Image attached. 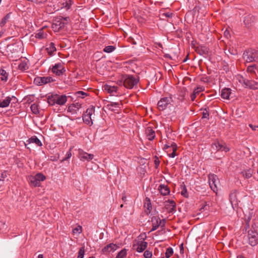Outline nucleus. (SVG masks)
I'll use <instances>...</instances> for the list:
<instances>
[{
    "label": "nucleus",
    "instance_id": "dca6fc26",
    "mask_svg": "<svg viewBox=\"0 0 258 258\" xmlns=\"http://www.w3.org/2000/svg\"><path fill=\"white\" fill-rule=\"evenodd\" d=\"M195 51L201 55L206 56L209 53V49L205 45H198L195 46Z\"/></svg>",
    "mask_w": 258,
    "mask_h": 258
},
{
    "label": "nucleus",
    "instance_id": "1a4fd4ad",
    "mask_svg": "<svg viewBox=\"0 0 258 258\" xmlns=\"http://www.w3.org/2000/svg\"><path fill=\"white\" fill-rule=\"evenodd\" d=\"M209 183L211 189L216 192L217 190V184L219 183V179L217 176L214 174L209 175Z\"/></svg>",
    "mask_w": 258,
    "mask_h": 258
},
{
    "label": "nucleus",
    "instance_id": "8fccbe9b",
    "mask_svg": "<svg viewBox=\"0 0 258 258\" xmlns=\"http://www.w3.org/2000/svg\"><path fill=\"white\" fill-rule=\"evenodd\" d=\"M7 177L6 171L3 172L0 174V181H4L5 179Z\"/></svg>",
    "mask_w": 258,
    "mask_h": 258
},
{
    "label": "nucleus",
    "instance_id": "a211bd4d",
    "mask_svg": "<svg viewBox=\"0 0 258 258\" xmlns=\"http://www.w3.org/2000/svg\"><path fill=\"white\" fill-rule=\"evenodd\" d=\"M46 46L45 50L46 51L48 55L49 56H52L54 54V52L56 51L55 44L53 42H50L47 44Z\"/></svg>",
    "mask_w": 258,
    "mask_h": 258
},
{
    "label": "nucleus",
    "instance_id": "473e14b6",
    "mask_svg": "<svg viewBox=\"0 0 258 258\" xmlns=\"http://www.w3.org/2000/svg\"><path fill=\"white\" fill-rule=\"evenodd\" d=\"M0 75L2 76L1 80L7 81L8 79V73L3 69H0Z\"/></svg>",
    "mask_w": 258,
    "mask_h": 258
},
{
    "label": "nucleus",
    "instance_id": "bf43d9fd",
    "mask_svg": "<svg viewBox=\"0 0 258 258\" xmlns=\"http://www.w3.org/2000/svg\"><path fill=\"white\" fill-rule=\"evenodd\" d=\"M249 126L252 129L253 131H255L256 128H258V126L253 125L251 124H249Z\"/></svg>",
    "mask_w": 258,
    "mask_h": 258
},
{
    "label": "nucleus",
    "instance_id": "e2e57ef3",
    "mask_svg": "<svg viewBox=\"0 0 258 258\" xmlns=\"http://www.w3.org/2000/svg\"><path fill=\"white\" fill-rule=\"evenodd\" d=\"M224 35H225L227 38H228V37H229V36H230L229 32V31H228V30H226V31H225V32H224Z\"/></svg>",
    "mask_w": 258,
    "mask_h": 258
},
{
    "label": "nucleus",
    "instance_id": "cd10ccee",
    "mask_svg": "<svg viewBox=\"0 0 258 258\" xmlns=\"http://www.w3.org/2000/svg\"><path fill=\"white\" fill-rule=\"evenodd\" d=\"M229 201L232 206L238 204L236 194L235 192H231L230 194Z\"/></svg>",
    "mask_w": 258,
    "mask_h": 258
},
{
    "label": "nucleus",
    "instance_id": "864d4df0",
    "mask_svg": "<svg viewBox=\"0 0 258 258\" xmlns=\"http://www.w3.org/2000/svg\"><path fill=\"white\" fill-rule=\"evenodd\" d=\"M18 102V99L14 96L10 97V103L12 102V105Z\"/></svg>",
    "mask_w": 258,
    "mask_h": 258
},
{
    "label": "nucleus",
    "instance_id": "774afa93",
    "mask_svg": "<svg viewBox=\"0 0 258 258\" xmlns=\"http://www.w3.org/2000/svg\"><path fill=\"white\" fill-rule=\"evenodd\" d=\"M185 94V93H184V94H183V95L182 96V98L180 99L181 101H182L183 100V98Z\"/></svg>",
    "mask_w": 258,
    "mask_h": 258
},
{
    "label": "nucleus",
    "instance_id": "49530a36",
    "mask_svg": "<svg viewBox=\"0 0 258 258\" xmlns=\"http://www.w3.org/2000/svg\"><path fill=\"white\" fill-rule=\"evenodd\" d=\"M209 112L208 109L205 108L202 113V118L209 119Z\"/></svg>",
    "mask_w": 258,
    "mask_h": 258
},
{
    "label": "nucleus",
    "instance_id": "603ef678",
    "mask_svg": "<svg viewBox=\"0 0 258 258\" xmlns=\"http://www.w3.org/2000/svg\"><path fill=\"white\" fill-rule=\"evenodd\" d=\"M80 106H81V104H80L79 103H76V104H73L72 106H70L68 107V110L71 111V110L73 109V107H76L78 109Z\"/></svg>",
    "mask_w": 258,
    "mask_h": 258
},
{
    "label": "nucleus",
    "instance_id": "f257e3e1",
    "mask_svg": "<svg viewBox=\"0 0 258 258\" xmlns=\"http://www.w3.org/2000/svg\"><path fill=\"white\" fill-rule=\"evenodd\" d=\"M23 42L20 41H16L15 42L7 45L6 48L7 54L11 57L15 58L19 56L18 54L23 50Z\"/></svg>",
    "mask_w": 258,
    "mask_h": 258
},
{
    "label": "nucleus",
    "instance_id": "f3484780",
    "mask_svg": "<svg viewBox=\"0 0 258 258\" xmlns=\"http://www.w3.org/2000/svg\"><path fill=\"white\" fill-rule=\"evenodd\" d=\"M151 222L152 224V227L151 231H153L156 230L160 225L162 224V220L158 216H153L151 218Z\"/></svg>",
    "mask_w": 258,
    "mask_h": 258
},
{
    "label": "nucleus",
    "instance_id": "423d86ee",
    "mask_svg": "<svg viewBox=\"0 0 258 258\" xmlns=\"http://www.w3.org/2000/svg\"><path fill=\"white\" fill-rule=\"evenodd\" d=\"M172 101V98L171 96L161 98L157 103L158 109L162 111L165 110Z\"/></svg>",
    "mask_w": 258,
    "mask_h": 258
},
{
    "label": "nucleus",
    "instance_id": "72a5a7b5",
    "mask_svg": "<svg viewBox=\"0 0 258 258\" xmlns=\"http://www.w3.org/2000/svg\"><path fill=\"white\" fill-rule=\"evenodd\" d=\"M10 17V13H9L7 15H6L1 21L0 27H4L5 25V24L7 23V22L9 21Z\"/></svg>",
    "mask_w": 258,
    "mask_h": 258
},
{
    "label": "nucleus",
    "instance_id": "ea45409f",
    "mask_svg": "<svg viewBox=\"0 0 258 258\" xmlns=\"http://www.w3.org/2000/svg\"><path fill=\"white\" fill-rule=\"evenodd\" d=\"M35 176L39 183L40 181H44L46 179L45 176L41 173H37Z\"/></svg>",
    "mask_w": 258,
    "mask_h": 258
},
{
    "label": "nucleus",
    "instance_id": "7c9ffc66",
    "mask_svg": "<svg viewBox=\"0 0 258 258\" xmlns=\"http://www.w3.org/2000/svg\"><path fill=\"white\" fill-rule=\"evenodd\" d=\"M253 170L251 169H248L241 172L242 175L246 178H249L252 175Z\"/></svg>",
    "mask_w": 258,
    "mask_h": 258
},
{
    "label": "nucleus",
    "instance_id": "c9c22d12",
    "mask_svg": "<svg viewBox=\"0 0 258 258\" xmlns=\"http://www.w3.org/2000/svg\"><path fill=\"white\" fill-rule=\"evenodd\" d=\"M168 203H169V206L170 207V212H174L176 211V204L175 202L173 200H168Z\"/></svg>",
    "mask_w": 258,
    "mask_h": 258
},
{
    "label": "nucleus",
    "instance_id": "aec40b11",
    "mask_svg": "<svg viewBox=\"0 0 258 258\" xmlns=\"http://www.w3.org/2000/svg\"><path fill=\"white\" fill-rule=\"evenodd\" d=\"M145 134L150 141H152L155 137V132L152 127L148 126L146 128Z\"/></svg>",
    "mask_w": 258,
    "mask_h": 258
},
{
    "label": "nucleus",
    "instance_id": "6e6552de",
    "mask_svg": "<svg viewBox=\"0 0 258 258\" xmlns=\"http://www.w3.org/2000/svg\"><path fill=\"white\" fill-rule=\"evenodd\" d=\"M247 238L248 243L253 246L258 243V233L254 230H249L248 231Z\"/></svg>",
    "mask_w": 258,
    "mask_h": 258
},
{
    "label": "nucleus",
    "instance_id": "f704fd0d",
    "mask_svg": "<svg viewBox=\"0 0 258 258\" xmlns=\"http://www.w3.org/2000/svg\"><path fill=\"white\" fill-rule=\"evenodd\" d=\"M127 255V249L123 248L120 250L117 254L116 258H124Z\"/></svg>",
    "mask_w": 258,
    "mask_h": 258
},
{
    "label": "nucleus",
    "instance_id": "2f4dec72",
    "mask_svg": "<svg viewBox=\"0 0 258 258\" xmlns=\"http://www.w3.org/2000/svg\"><path fill=\"white\" fill-rule=\"evenodd\" d=\"M29 181L31 184L35 187L39 186L40 183L36 179L35 176H31L29 177Z\"/></svg>",
    "mask_w": 258,
    "mask_h": 258
},
{
    "label": "nucleus",
    "instance_id": "20e7f679",
    "mask_svg": "<svg viewBox=\"0 0 258 258\" xmlns=\"http://www.w3.org/2000/svg\"><path fill=\"white\" fill-rule=\"evenodd\" d=\"M243 57L247 62L258 61V51L252 49L246 51L243 53Z\"/></svg>",
    "mask_w": 258,
    "mask_h": 258
},
{
    "label": "nucleus",
    "instance_id": "a19ab883",
    "mask_svg": "<svg viewBox=\"0 0 258 258\" xmlns=\"http://www.w3.org/2000/svg\"><path fill=\"white\" fill-rule=\"evenodd\" d=\"M73 149V147H71L70 149H69V150L66 153V157L62 159L61 160V162H62L64 161H66L68 159H70L71 156H72V150Z\"/></svg>",
    "mask_w": 258,
    "mask_h": 258
},
{
    "label": "nucleus",
    "instance_id": "c756f323",
    "mask_svg": "<svg viewBox=\"0 0 258 258\" xmlns=\"http://www.w3.org/2000/svg\"><path fill=\"white\" fill-rule=\"evenodd\" d=\"M27 142L29 143H35L38 146H41L42 143L39 139L36 136H33L31 138H29Z\"/></svg>",
    "mask_w": 258,
    "mask_h": 258
},
{
    "label": "nucleus",
    "instance_id": "37998d69",
    "mask_svg": "<svg viewBox=\"0 0 258 258\" xmlns=\"http://www.w3.org/2000/svg\"><path fill=\"white\" fill-rule=\"evenodd\" d=\"M173 250L171 247H168L166 249L165 252V256L166 258H169L173 254Z\"/></svg>",
    "mask_w": 258,
    "mask_h": 258
},
{
    "label": "nucleus",
    "instance_id": "9d476101",
    "mask_svg": "<svg viewBox=\"0 0 258 258\" xmlns=\"http://www.w3.org/2000/svg\"><path fill=\"white\" fill-rule=\"evenodd\" d=\"M54 80L51 77H36L34 80V83L37 85L41 86L53 82Z\"/></svg>",
    "mask_w": 258,
    "mask_h": 258
},
{
    "label": "nucleus",
    "instance_id": "e433bc0d",
    "mask_svg": "<svg viewBox=\"0 0 258 258\" xmlns=\"http://www.w3.org/2000/svg\"><path fill=\"white\" fill-rule=\"evenodd\" d=\"M75 95L78 98H84L85 97L89 95V94L85 92L79 91L75 93Z\"/></svg>",
    "mask_w": 258,
    "mask_h": 258
},
{
    "label": "nucleus",
    "instance_id": "c03bdc74",
    "mask_svg": "<svg viewBox=\"0 0 258 258\" xmlns=\"http://www.w3.org/2000/svg\"><path fill=\"white\" fill-rule=\"evenodd\" d=\"M85 254V248L82 247L80 248L77 258H83Z\"/></svg>",
    "mask_w": 258,
    "mask_h": 258
},
{
    "label": "nucleus",
    "instance_id": "4be33fe9",
    "mask_svg": "<svg viewBox=\"0 0 258 258\" xmlns=\"http://www.w3.org/2000/svg\"><path fill=\"white\" fill-rule=\"evenodd\" d=\"M254 17L252 15L249 14L244 18V23L247 27L251 26V24L254 21Z\"/></svg>",
    "mask_w": 258,
    "mask_h": 258
},
{
    "label": "nucleus",
    "instance_id": "de8ad7c7",
    "mask_svg": "<svg viewBox=\"0 0 258 258\" xmlns=\"http://www.w3.org/2000/svg\"><path fill=\"white\" fill-rule=\"evenodd\" d=\"M144 256L145 258H151L152 252L148 250H146L144 253Z\"/></svg>",
    "mask_w": 258,
    "mask_h": 258
},
{
    "label": "nucleus",
    "instance_id": "b1692460",
    "mask_svg": "<svg viewBox=\"0 0 258 258\" xmlns=\"http://www.w3.org/2000/svg\"><path fill=\"white\" fill-rule=\"evenodd\" d=\"M65 24L64 22L60 20H56L52 24V28L56 31H58L64 27Z\"/></svg>",
    "mask_w": 258,
    "mask_h": 258
},
{
    "label": "nucleus",
    "instance_id": "0eeeda50",
    "mask_svg": "<svg viewBox=\"0 0 258 258\" xmlns=\"http://www.w3.org/2000/svg\"><path fill=\"white\" fill-rule=\"evenodd\" d=\"M241 79L239 80L241 83L243 84L244 88H247L251 90L258 89V83L252 80H248L241 77Z\"/></svg>",
    "mask_w": 258,
    "mask_h": 258
},
{
    "label": "nucleus",
    "instance_id": "412c9836",
    "mask_svg": "<svg viewBox=\"0 0 258 258\" xmlns=\"http://www.w3.org/2000/svg\"><path fill=\"white\" fill-rule=\"evenodd\" d=\"M48 36L47 31L44 28L38 30L35 33V37L39 39H44L47 38Z\"/></svg>",
    "mask_w": 258,
    "mask_h": 258
},
{
    "label": "nucleus",
    "instance_id": "39448f33",
    "mask_svg": "<svg viewBox=\"0 0 258 258\" xmlns=\"http://www.w3.org/2000/svg\"><path fill=\"white\" fill-rule=\"evenodd\" d=\"M95 112V107L91 106L89 107L83 115V121L87 124L91 126L93 124V119L91 116Z\"/></svg>",
    "mask_w": 258,
    "mask_h": 258
},
{
    "label": "nucleus",
    "instance_id": "79ce46f5",
    "mask_svg": "<svg viewBox=\"0 0 258 258\" xmlns=\"http://www.w3.org/2000/svg\"><path fill=\"white\" fill-rule=\"evenodd\" d=\"M18 68L19 70L24 71L28 69V67L26 62H22L19 64Z\"/></svg>",
    "mask_w": 258,
    "mask_h": 258
},
{
    "label": "nucleus",
    "instance_id": "c85d7f7f",
    "mask_svg": "<svg viewBox=\"0 0 258 258\" xmlns=\"http://www.w3.org/2000/svg\"><path fill=\"white\" fill-rule=\"evenodd\" d=\"M203 87H197L195 89L193 92V93L190 95V99L192 101H194L196 98L197 95H198L200 92L203 91Z\"/></svg>",
    "mask_w": 258,
    "mask_h": 258
},
{
    "label": "nucleus",
    "instance_id": "5701e85b",
    "mask_svg": "<svg viewBox=\"0 0 258 258\" xmlns=\"http://www.w3.org/2000/svg\"><path fill=\"white\" fill-rule=\"evenodd\" d=\"M118 247L116 244L114 243H110L107 244L104 247H103L102 249V251L103 253H106L107 252H110L111 251H114L116 250Z\"/></svg>",
    "mask_w": 258,
    "mask_h": 258
},
{
    "label": "nucleus",
    "instance_id": "4d7b16f0",
    "mask_svg": "<svg viewBox=\"0 0 258 258\" xmlns=\"http://www.w3.org/2000/svg\"><path fill=\"white\" fill-rule=\"evenodd\" d=\"M110 106L112 107H114L115 108L119 107V102H111L109 104Z\"/></svg>",
    "mask_w": 258,
    "mask_h": 258
},
{
    "label": "nucleus",
    "instance_id": "9b49d317",
    "mask_svg": "<svg viewBox=\"0 0 258 258\" xmlns=\"http://www.w3.org/2000/svg\"><path fill=\"white\" fill-rule=\"evenodd\" d=\"M148 246V243L144 241H138L133 245V249L138 252H142L144 251Z\"/></svg>",
    "mask_w": 258,
    "mask_h": 258
},
{
    "label": "nucleus",
    "instance_id": "7ed1b4c3",
    "mask_svg": "<svg viewBox=\"0 0 258 258\" xmlns=\"http://www.w3.org/2000/svg\"><path fill=\"white\" fill-rule=\"evenodd\" d=\"M47 99L48 103L51 106L55 104L62 106L67 101V97L66 95H59L57 94H52L49 95L47 97Z\"/></svg>",
    "mask_w": 258,
    "mask_h": 258
},
{
    "label": "nucleus",
    "instance_id": "f03ea898",
    "mask_svg": "<svg viewBox=\"0 0 258 258\" xmlns=\"http://www.w3.org/2000/svg\"><path fill=\"white\" fill-rule=\"evenodd\" d=\"M139 82V77H135L133 75H124L121 77V79L118 82L119 85H123L127 89H132L137 85Z\"/></svg>",
    "mask_w": 258,
    "mask_h": 258
},
{
    "label": "nucleus",
    "instance_id": "0e129e2a",
    "mask_svg": "<svg viewBox=\"0 0 258 258\" xmlns=\"http://www.w3.org/2000/svg\"><path fill=\"white\" fill-rule=\"evenodd\" d=\"M130 42H132L133 44H136V42L134 40V39L132 38H130Z\"/></svg>",
    "mask_w": 258,
    "mask_h": 258
},
{
    "label": "nucleus",
    "instance_id": "f8f14e48",
    "mask_svg": "<svg viewBox=\"0 0 258 258\" xmlns=\"http://www.w3.org/2000/svg\"><path fill=\"white\" fill-rule=\"evenodd\" d=\"M164 150H167V152H169L172 150V152L170 154H168V156L170 157L174 158L175 156L177 155L176 152L177 149V145L175 143H172L170 145L166 144L164 146Z\"/></svg>",
    "mask_w": 258,
    "mask_h": 258
},
{
    "label": "nucleus",
    "instance_id": "3c124183",
    "mask_svg": "<svg viewBox=\"0 0 258 258\" xmlns=\"http://www.w3.org/2000/svg\"><path fill=\"white\" fill-rule=\"evenodd\" d=\"M73 232L74 233H80L82 232V227L78 226L77 227L75 228L73 230Z\"/></svg>",
    "mask_w": 258,
    "mask_h": 258
},
{
    "label": "nucleus",
    "instance_id": "a18cd8bd",
    "mask_svg": "<svg viewBox=\"0 0 258 258\" xmlns=\"http://www.w3.org/2000/svg\"><path fill=\"white\" fill-rule=\"evenodd\" d=\"M181 194L185 198H188V195L187 194V189L185 185L183 186L182 187V190L181 191Z\"/></svg>",
    "mask_w": 258,
    "mask_h": 258
},
{
    "label": "nucleus",
    "instance_id": "393cba45",
    "mask_svg": "<svg viewBox=\"0 0 258 258\" xmlns=\"http://www.w3.org/2000/svg\"><path fill=\"white\" fill-rule=\"evenodd\" d=\"M103 90L107 92L108 93L112 94L113 95L114 93H116L117 87L115 86H112L108 84H106L103 87Z\"/></svg>",
    "mask_w": 258,
    "mask_h": 258
},
{
    "label": "nucleus",
    "instance_id": "052dcab7",
    "mask_svg": "<svg viewBox=\"0 0 258 258\" xmlns=\"http://www.w3.org/2000/svg\"><path fill=\"white\" fill-rule=\"evenodd\" d=\"M248 253L251 256V257H252V255L254 254V250L252 248L249 249Z\"/></svg>",
    "mask_w": 258,
    "mask_h": 258
},
{
    "label": "nucleus",
    "instance_id": "4c0bfd02",
    "mask_svg": "<svg viewBox=\"0 0 258 258\" xmlns=\"http://www.w3.org/2000/svg\"><path fill=\"white\" fill-rule=\"evenodd\" d=\"M31 110L32 112L35 114L39 113V110L38 109V106L36 103H33L31 105Z\"/></svg>",
    "mask_w": 258,
    "mask_h": 258
},
{
    "label": "nucleus",
    "instance_id": "2eb2a0df",
    "mask_svg": "<svg viewBox=\"0 0 258 258\" xmlns=\"http://www.w3.org/2000/svg\"><path fill=\"white\" fill-rule=\"evenodd\" d=\"M212 147L217 151H224L225 152H227L230 151V148L225 143H220L218 142L213 144Z\"/></svg>",
    "mask_w": 258,
    "mask_h": 258
},
{
    "label": "nucleus",
    "instance_id": "4468645a",
    "mask_svg": "<svg viewBox=\"0 0 258 258\" xmlns=\"http://www.w3.org/2000/svg\"><path fill=\"white\" fill-rule=\"evenodd\" d=\"M79 158L81 161H90L94 158V155L92 154H89L87 152H84L82 149L79 150Z\"/></svg>",
    "mask_w": 258,
    "mask_h": 258
},
{
    "label": "nucleus",
    "instance_id": "6ab92c4d",
    "mask_svg": "<svg viewBox=\"0 0 258 258\" xmlns=\"http://www.w3.org/2000/svg\"><path fill=\"white\" fill-rule=\"evenodd\" d=\"M158 189L160 194L164 196L168 195L170 191V188L167 185L162 184L159 185Z\"/></svg>",
    "mask_w": 258,
    "mask_h": 258
},
{
    "label": "nucleus",
    "instance_id": "69168bd1",
    "mask_svg": "<svg viewBox=\"0 0 258 258\" xmlns=\"http://www.w3.org/2000/svg\"><path fill=\"white\" fill-rule=\"evenodd\" d=\"M126 196H123L122 197V200L124 202H125L126 201Z\"/></svg>",
    "mask_w": 258,
    "mask_h": 258
},
{
    "label": "nucleus",
    "instance_id": "13d9d810",
    "mask_svg": "<svg viewBox=\"0 0 258 258\" xmlns=\"http://www.w3.org/2000/svg\"><path fill=\"white\" fill-rule=\"evenodd\" d=\"M163 15H164L167 18H171L172 17L173 14L171 13L168 12V13H165Z\"/></svg>",
    "mask_w": 258,
    "mask_h": 258
},
{
    "label": "nucleus",
    "instance_id": "5fc2aeb1",
    "mask_svg": "<svg viewBox=\"0 0 258 258\" xmlns=\"http://www.w3.org/2000/svg\"><path fill=\"white\" fill-rule=\"evenodd\" d=\"M59 158V155L55 156H51L49 157V160L51 161H56Z\"/></svg>",
    "mask_w": 258,
    "mask_h": 258
},
{
    "label": "nucleus",
    "instance_id": "58836bf2",
    "mask_svg": "<svg viewBox=\"0 0 258 258\" xmlns=\"http://www.w3.org/2000/svg\"><path fill=\"white\" fill-rule=\"evenodd\" d=\"M116 47L113 45H108L105 47L103 49V51L107 53H110L113 51L115 49Z\"/></svg>",
    "mask_w": 258,
    "mask_h": 258
},
{
    "label": "nucleus",
    "instance_id": "6e6d98bb",
    "mask_svg": "<svg viewBox=\"0 0 258 258\" xmlns=\"http://www.w3.org/2000/svg\"><path fill=\"white\" fill-rule=\"evenodd\" d=\"M154 163L155 164L156 168H157L159 165L160 161H159V158L157 156H155V159L154 160Z\"/></svg>",
    "mask_w": 258,
    "mask_h": 258
},
{
    "label": "nucleus",
    "instance_id": "680f3d73",
    "mask_svg": "<svg viewBox=\"0 0 258 258\" xmlns=\"http://www.w3.org/2000/svg\"><path fill=\"white\" fill-rule=\"evenodd\" d=\"M253 66H248L247 67V71H248L252 72L253 71Z\"/></svg>",
    "mask_w": 258,
    "mask_h": 258
},
{
    "label": "nucleus",
    "instance_id": "ddd939ff",
    "mask_svg": "<svg viewBox=\"0 0 258 258\" xmlns=\"http://www.w3.org/2000/svg\"><path fill=\"white\" fill-rule=\"evenodd\" d=\"M66 71L61 63H57L55 64L52 68V72L57 76H60Z\"/></svg>",
    "mask_w": 258,
    "mask_h": 258
},
{
    "label": "nucleus",
    "instance_id": "a878e982",
    "mask_svg": "<svg viewBox=\"0 0 258 258\" xmlns=\"http://www.w3.org/2000/svg\"><path fill=\"white\" fill-rule=\"evenodd\" d=\"M231 93L230 89L225 88L221 90V96L223 99H229Z\"/></svg>",
    "mask_w": 258,
    "mask_h": 258
},
{
    "label": "nucleus",
    "instance_id": "338daca9",
    "mask_svg": "<svg viewBox=\"0 0 258 258\" xmlns=\"http://www.w3.org/2000/svg\"><path fill=\"white\" fill-rule=\"evenodd\" d=\"M38 258H43V255L42 254H40L38 255Z\"/></svg>",
    "mask_w": 258,
    "mask_h": 258
},
{
    "label": "nucleus",
    "instance_id": "bb28decb",
    "mask_svg": "<svg viewBox=\"0 0 258 258\" xmlns=\"http://www.w3.org/2000/svg\"><path fill=\"white\" fill-rule=\"evenodd\" d=\"M144 207H145V208H146V210H145V212L147 214L150 213L152 210V206H151L150 199L149 198H146Z\"/></svg>",
    "mask_w": 258,
    "mask_h": 258
},
{
    "label": "nucleus",
    "instance_id": "09e8293b",
    "mask_svg": "<svg viewBox=\"0 0 258 258\" xmlns=\"http://www.w3.org/2000/svg\"><path fill=\"white\" fill-rule=\"evenodd\" d=\"M72 5V1L69 0V1H67L65 3H63V7L66 8L67 10L71 8Z\"/></svg>",
    "mask_w": 258,
    "mask_h": 258
}]
</instances>
